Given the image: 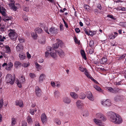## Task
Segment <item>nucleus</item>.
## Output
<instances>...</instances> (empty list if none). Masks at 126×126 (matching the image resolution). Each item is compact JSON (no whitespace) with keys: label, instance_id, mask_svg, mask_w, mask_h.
<instances>
[{"label":"nucleus","instance_id":"obj_1","mask_svg":"<svg viewBox=\"0 0 126 126\" xmlns=\"http://www.w3.org/2000/svg\"><path fill=\"white\" fill-rule=\"evenodd\" d=\"M107 114L110 122L117 125H119L122 123L123 119L119 114L112 111L108 112Z\"/></svg>","mask_w":126,"mask_h":126},{"label":"nucleus","instance_id":"obj_2","mask_svg":"<svg viewBox=\"0 0 126 126\" xmlns=\"http://www.w3.org/2000/svg\"><path fill=\"white\" fill-rule=\"evenodd\" d=\"M45 54V55H60L64 54V53L61 49L57 50H52L51 48L50 47L48 48L47 51L46 52Z\"/></svg>","mask_w":126,"mask_h":126},{"label":"nucleus","instance_id":"obj_3","mask_svg":"<svg viewBox=\"0 0 126 126\" xmlns=\"http://www.w3.org/2000/svg\"><path fill=\"white\" fill-rule=\"evenodd\" d=\"M8 36L12 40H15L18 36V34L14 30L10 29L8 30Z\"/></svg>","mask_w":126,"mask_h":126},{"label":"nucleus","instance_id":"obj_4","mask_svg":"<svg viewBox=\"0 0 126 126\" xmlns=\"http://www.w3.org/2000/svg\"><path fill=\"white\" fill-rule=\"evenodd\" d=\"M15 80V75L12 76L11 74H8L6 76V81L8 83H9L11 84H13L14 83Z\"/></svg>","mask_w":126,"mask_h":126},{"label":"nucleus","instance_id":"obj_5","mask_svg":"<svg viewBox=\"0 0 126 126\" xmlns=\"http://www.w3.org/2000/svg\"><path fill=\"white\" fill-rule=\"evenodd\" d=\"M25 77L23 76H21L19 77L18 79L16 81V83L18 86L19 88H21L22 87V85L25 82Z\"/></svg>","mask_w":126,"mask_h":126},{"label":"nucleus","instance_id":"obj_6","mask_svg":"<svg viewBox=\"0 0 126 126\" xmlns=\"http://www.w3.org/2000/svg\"><path fill=\"white\" fill-rule=\"evenodd\" d=\"M95 117L96 118L99 119L102 121H104L106 120V118L105 115L101 113H96Z\"/></svg>","mask_w":126,"mask_h":126},{"label":"nucleus","instance_id":"obj_7","mask_svg":"<svg viewBox=\"0 0 126 126\" xmlns=\"http://www.w3.org/2000/svg\"><path fill=\"white\" fill-rule=\"evenodd\" d=\"M9 2L11 3L9 4V6L10 8L13 10L16 11L17 8L15 5V2L14 0H7Z\"/></svg>","mask_w":126,"mask_h":126},{"label":"nucleus","instance_id":"obj_8","mask_svg":"<svg viewBox=\"0 0 126 126\" xmlns=\"http://www.w3.org/2000/svg\"><path fill=\"white\" fill-rule=\"evenodd\" d=\"M5 66H6V69L7 70H9L11 69L13 66V64L12 63L10 62L7 64L6 63H5L2 65L3 67Z\"/></svg>","mask_w":126,"mask_h":126},{"label":"nucleus","instance_id":"obj_9","mask_svg":"<svg viewBox=\"0 0 126 126\" xmlns=\"http://www.w3.org/2000/svg\"><path fill=\"white\" fill-rule=\"evenodd\" d=\"M57 42L55 44H53L52 46V48L55 50L58 48L59 47V45L60 44H61L62 43V41L59 39L56 40Z\"/></svg>","mask_w":126,"mask_h":126},{"label":"nucleus","instance_id":"obj_10","mask_svg":"<svg viewBox=\"0 0 126 126\" xmlns=\"http://www.w3.org/2000/svg\"><path fill=\"white\" fill-rule=\"evenodd\" d=\"M93 121L95 124L98 126H104V124L102 122V121L96 118H94L93 119Z\"/></svg>","mask_w":126,"mask_h":126},{"label":"nucleus","instance_id":"obj_11","mask_svg":"<svg viewBox=\"0 0 126 126\" xmlns=\"http://www.w3.org/2000/svg\"><path fill=\"white\" fill-rule=\"evenodd\" d=\"M58 30L54 27H51L49 29V34L50 35H53L57 33Z\"/></svg>","mask_w":126,"mask_h":126},{"label":"nucleus","instance_id":"obj_12","mask_svg":"<svg viewBox=\"0 0 126 126\" xmlns=\"http://www.w3.org/2000/svg\"><path fill=\"white\" fill-rule=\"evenodd\" d=\"M35 90V93L36 96L38 97L40 96L42 94V93L40 88L38 86L36 87Z\"/></svg>","mask_w":126,"mask_h":126},{"label":"nucleus","instance_id":"obj_13","mask_svg":"<svg viewBox=\"0 0 126 126\" xmlns=\"http://www.w3.org/2000/svg\"><path fill=\"white\" fill-rule=\"evenodd\" d=\"M76 105L78 109H81L83 106L84 104L81 101L79 100L76 102Z\"/></svg>","mask_w":126,"mask_h":126},{"label":"nucleus","instance_id":"obj_14","mask_svg":"<svg viewBox=\"0 0 126 126\" xmlns=\"http://www.w3.org/2000/svg\"><path fill=\"white\" fill-rule=\"evenodd\" d=\"M101 104L104 106H109L111 105L110 101L109 100H107L106 101L103 100L101 102Z\"/></svg>","mask_w":126,"mask_h":126},{"label":"nucleus","instance_id":"obj_15","mask_svg":"<svg viewBox=\"0 0 126 126\" xmlns=\"http://www.w3.org/2000/svg\"><path fill=\"white\" fill-rule=\"evenodd\" d=\"M87 97L90 101H93L94 98L92 95V93L90 91L87 92L86 94Z\"/></svg>","mask_w":126,"mask_h":126},{"label":"nucleus","instance_id":"obj_16","mask_svg":"<svg viewBox=\"0 0 126 126\" xmlns=\"http://www.w3.org/2000/svg\"><path fill=\"white\" fill-rule=\"evenodd\" d=\"M23 48L22 45L21 44H18L16 47V50L18 52H20L22 51Z\"/></svg>","mask_w":126,"mask_h":126},{"label":"nucleus","instance_id":"obj_17","mask_svg":"<svg viewBox=\"0 0 126 126\" xmlns=\"http://www.w3.org/2000/svg\"><path fill=\"white\" fill-rule=\"evenodd\" d=\"M15 104L16 105L19 106L20 107H23L24 106L23 101L21 100H16Z\"/></svg>","mask_w":126,"mask_h":126},{"label":"nucleus","instance_id":"obj_18","mask_svg":"<svg viewBox=\"0 0 126 126\" xmlns=\"http://www.w3.org/2000/svg\"><path fill=\"white\" fill-rule=\"evenodd\" d=\"M63 101L67 104H69L70 103L71 100L69 97H65L63 98Z\"/></svg>","mask_w":126,"mask_h":126},{"label":"nucleus","instance_id":"obj_19","mask_svg":"<svg viewBox=\"0 0 126 126\" xmlns=\"http://www.w3.org/2000/svg\"><path fill=\"white\" fill-rule=\"evenodd\" d=\"M41 118L42 121L43 123L45 122L47 119V117L45 114L44 113H43L42 114Z\"/></svg>","mask_w":126,"mask_h":126},{"label":"nucleus","instance_id":"obj_20","mask_svg":"<svg viewBox=\"0 0 126 126\" xmlns=\"http://www.w3.org/2000/svg\"><path fill=\"white\" fill-rule=\"evenodd\" d=\"M70 94L71 97L74 99H76L78 97V95L74 92H71Z\"/></svg>","mask_w":126,"mask_h":126},{"label":"nucleus","instance_id":"obj_21","mask_svg":"<svg viewBox=\"0 0 126 126\" xmlns=\"http://www.w3.org/2000/svg\"><path fill=\"white\" fill-rule=\"evenodd\" d=\"M6 10L5 8L0 6V13H1L2 15L4 16H6Z\"/></svg>","mask_w":126,"mask_h":126},{"label":"nucleus","instance_id":"obj_22","mask_svg":"<svg viewBox=\"0 0 126 126\" xmlns=\"http://www.w3.org/2000/svg\"><path fill=\"white\" fill-rule=\"evenodd\" d=\"M2 48L4 50V52L9 53L11 51L10 47L7 45L5 46V47H2Z\"/></svg>","mask_w":126,"mask_h":126},{"label":"nucleus","instance_id":"obj_23","mask_svg":"<svg viewBox=\"0 0 126 126\" xmlns=\"http://www.w3.org/2000/svg\"><path fill=\"white\" fill-rule=\"evenodd\" d=\"M54 94L55 97L56 98H58L60 96L59 92L57 89L55 90Z\"/></svg>","mask_w":126,"mask_h":126},{"label":"nucleus","instance_id":"obj_24","mask_svg":"<svg viewBox=\"0 0 126 126\" xmlns=\"http://www.w3.org/2000/svg\"><path fill=\"white\" fill-rule=\"evenodd\" d=\"M45 76L44 74H41L39 77V82H42L45 79Z\"/></svg>","mask_w":126,"mask_h":126},{"label":"nucleus","instance_id":"obj_25","mask_svg":"<svg viewBox=\"0 0 126 126\" xmlns=\"http://www.w3.org/2000/svg\"><path fill=\"white\" fill-rule=\"evenodd\" d=\"M40 26L41 27H44V30L48 34H49V32L48 30V27L47 26L45 25L44 24H41Z\"/></svg>","mask_w":126,"mask_h":126},{"label":"nucleus","instance_id":"obj_26","mask_svg":"<svg viewBox=\"0 0 126 126\" xmlns=\"http://www.w3.org/2000/svg\"><path fill=\"white\" fill-rule=\"evenodd\" d=\"M37 110V109L36 108L34 109L31 108L30 110V113L32 115L34 114V112H36Z\"/></svg>","mask_w":126,"mask_h":126},{"label":"nucleus","instance_id":"obj_27","mask_svg":"<svg viewBox=\"0 0 126 126\" xmlns=\"http://www.w3.org/2000/svg\"><path fill=\"white\" fill-rule=\"evenodd\" d=\"M35 64L38 71H39L42 69V66L39 64L37 62H35Z\"/></svg>","mask_w":126,"mask_h":126},{"label":"nucleus","instance_id":"obj_28","mask_svg":"<svg viewBox=\"0 0 126 126\" xmlns=\"http://www.w3.org/2000/svg\"><path fill=\"white\" fill-rule=\"evenodd\" d=\"M107 61V59L106 57H103L101 59L100 61V62L101 63L104 64L106 63Z\"/></svg>","mask_w":126,"mask_h":126},{"label":"nucleus","instance_id":"obj_29","mask_svg":"<svg viewBox=\"0 0 126 126\" xmlns=\"http://www.w3.org/2000/svg\"><path fill=\"white\" fill-rule=\"evenodd\" d=\"M93 87L94 88L98 91H100L101 92H103V90L101 89L100 87H99L96 85H93Z\"/></svg>","mask_w":126,"mask_h":126},{"label":"nucleus","instance_id":"obj_30","mask_svg":"<svg viewBox=\"0 0 126 126\" xmlns=\"http://www.w3.org/2000/svg\"><path fill=\"white\" fill-rule=\"evenodd\" d=\"M45 39L44 37H43V38H41L39 39V42L41 44H44L45 43Z\"/></svg>","mask_w":126,"mask_h":126},{"label":"nucleus","instance_id":"obj_31","mask_svg":"<svg viewBox=\"0 0 126 126\" xmlns=\"http://www.w3.org/2000/svg\"><path fill=\"white\" fill-rule=\"evenodd\" d=\"M86 95L83 93L82 92L80 94L79 98L81 99H83L86 97Z\"/></svg>","mask_w":126,"mask_h":126},{"label":"nucleus","instance_id":"obj_32","mask_svg":"<svg viewBox=\"0 0 126 126\" xmlns=\"http://www.w3.org/2000/svg\"><path fill=\"white\" fill-rule=\"evenodd\" d=\"M82 115L84 117H86L89 115V113L87 110H84L82 114Z\"/></svg>","mask_w":126,"mask_h":126},{"label":"nucleus","instance_id":"obj_33","mask_svg":"<svg viewBox=\"0 0 126 126\" xmlns=\"http://www.w3.org/2000/svg\"><path fill=\"white\" fill-rule=\"evenodd\" d=\"M16 123V119L14 118H12L11 119V126H14Z\"/></svg>","mask_w":126,"mask_h":126},{"label":"nucleus","instance_id":"obj_34","mask_svg":"<svg viewBox=\"0 0 126 126\" xmlns=\"http://www.w3.org/2000/svg\"><path fill=\"white\" fill-rule=\"evenodd\" d=\"M35 32L38 33H40L42 32L41 29L39 27L35 28Z\"/></svg>","mask_w":126,"mask_h":126},{"label":"nucleus","instance_id":"obj_35","mask_svg":"<svg viewBox=\"0 0 126 126\" xmlns=\"http://www.w3.org/2000/svg\"><path fill=\"white\" fill-rule=\"evenodd\" d=\"M84 8L86 11H89L90 10V6L86 4H85L84 6Z\"/></svg>","mask_w":126,"mask_h":126},{"label":"nucleus","instance_id":"obj_36","mask_svg":"<svg viewBox=\"0 0 126 126\" xmlns=\"http://www.w3.org/2000/svg\"><path fill=\"white\" fill-rule=\"evenodd\" d=\"M31 36L34 39H36L37 37V35L36 32H33L32 33Z\"/></svg>","mask_w":126,"mask_h":126},{"label":"nucleus","instance_id":"obj_37","mask_svg":"<svg viewBox=\"0 0 126 126\" xmlns=\"http://www.w3.org/2000/svg\"><path fill=\"white\" fill-rule=\"evenodd\" d=\"M27 121L28 123L29 124L31 123L32 122V120L30 116H28L27 118Z\"/></svg>","mask_w":126,"mask_h":126},{"label":"nucleus","instance_id":"obj_38","mask_svg":"<svg viewBox=\"0 0 126 126\" xmlns=\"http://www.w3.org/2000/svg\"><path fill=\"white\" fill-rule=\"evenodd\" d=\"M108 39H114L115 38V37H116V36L115 35H113L112 34H110L108 35Z\"/></svg>","mask_w":126,"mask_h":126},{"label":"nucleus","instance_id":"obj_39","mask_svg":"<svg viewBox=\"0 0 126 126\" xmlns=\"http://www.w3.org/2000/svg\"><path fill=\"white\" fill-rule=\"evenodd\" d=\"M74 39L76 43L78 45H79L80 44V42L79 40L78 39L76 36H75L74 37Z\"/></svg>","mask_w":126,"mask_h":126},{"label":"nucleus","instance_id":"obj_40","mask_svg":"<svg viewBox=\"0 0 126 126\" xmlns=\"http://www.w3.org/2000/svg\"><path fill=\"white\" fill-rule=\"evenodd\" d=\"M79 69L82 72H85L87 70L86 68L82 67L81 65L79 66Z\"/></svg>","mask_w":126,"mask_h":126},{"label":"nucleus","instance_id":"obj_41","mask_svg":"<svg viewBox=\"0 0 126 126\" xmlns=\"http://www.w3.org/2000/svg\"><path fill=\"white\" fill-rule=\"evenodd\" d=\"M89 45L92 48H93L94 47V42L92 40L90 41Z\"/></svg>","mask_w":126,"mask_h":126},{"label":"nucleus","instance_id":"obj_42","mask_svg":"<svg viewBox=\"0 0 126 126\" xmlns=\"http://www.w3.org/2000/svg\"><path fill=\"white\" fill-rule=\"evenodd\" d=\"M84 74L86 75V76L87 77L89 78L91 76V75L89 74L88 73L87 70H86L85 72H84Z\"/></svg>","mask_w":126,"mask_h":126},{"label":"nucleus","instance_id":"obj_43","mask_svg":"<svg viewBox=\"0 0 126 126\" xmlns=\"http://www.w3.org/2000/svg\"><path fill=\"white\" fill-rule=\"evenodd\" d=\"M95 34V31L92 32L90 31L89 32V35H90L91 36H93L94 34Z\"/></svg>","mask_w":126,"mask_h":126},{"label":"nucleus","instance_id":"obj_44","mask_svg":"<svg viewBox=\"0 0 126 126\" xmlns=\"http://www.w3.org/2000/svg\"><path fill=\"white\" fill-rule=\"evenodd\" d=\"M55 122L56 124L58 125H60L61 124V121L59 119H56L55 120Z\"/></svg>","mask_w":126,"mask_h":126},{"label":"nucleus","instance_id":"obj_45","mask_svg":"<svg viewBox=\"0 0 126 126\" xmlns=\"http://www.w3.org/2000/svg\"><path fill=\"white\" fill-rule=\"evenodd\" d=\"M56 86L57 88H59L61 86V83L59 81L56 82Z\"/></svg>","mask_w":126,"mask_h":126},{"label":"nucleus","instance_id":"obj_46","mask_svg":"<svg viewBox=\"0 0 126 126\" xmlns=\"http://www.w3.org/2000/svg\"><path fill=\"white\" fill-rule=\"evenodd\" d=\"M29 76L32 79H34L36 77L35 74L32 73H30L29 74Z\"/></svg>","mask_w":126,"mask_h":126},{"label":"nucleus","instance_id":"obj_47","mask_svg":"<svg viewBox=\"0 0 126 126\" xmlns=\"http://www.w3.org/2000/svg\"><path fill=\"white\" fill-rule=\"evenodd\" d=\"M21 64L20 62L18 61H16L15 62L14 65L16 67H17L18 66L20 65Z\"/></svg>","mask_w":126,"mask_h":126},{"label":"nucleus","instance_id":"obj_48","mask_svg":"<svg viewBox=\"0 0 126 126\" xmlns=\"http://www.w3.org/2000/svg\"><path fill=\"white\" fill-rule=\"evenodd\" d=\"M30 65V63H24L22 64V66L24 67H27Z\"/></svg>","mask_w":126,"mask_h":126},{"label":"nucleus","instance_id":"obj_49","mask_svg":"<svg viewBox=\"0 0 126 126\" xmlns=\"http://www.w3.org/2000/svg\"><path fill=\"white\" fill-rule=\"evenodd\" d=\"M120 97L119 96H117L115 97L114 99L116 101H118L120 100Z\"/></svg>","mask_w":126,"mask_h":126},{"label":"nucleus","instance_id":"obj_50","mask_svg":"<svg viewBox=\"0 0 126 126\" xmlns=\"http://www.w3.org/2000/svg\"><path fill=\"white\" fill-rule=\"evenodd\" d=\"M50 84L51 86L53 87H55L56 86V82L52 81L51 82Z\"/></svg>","mask_w":126,"mask_h":126},{"label":"nucleus","instance_id":"obj_51","mask_svg":"<svg viewBox=\"0 0 126 126\" xmlns=\"http://www.w3.org/2000/svg\"><path fill=\"white\" fill-rule=\"evenodd\" d=\"M107 89L109 91L111 92L112 93H113L114 92V90H113V89L111 87H108L107 88Z\"/></svg>","mask_w":126,"mask_h":126},{"label":"nucleus","instance_id":"obj_52","mask_svg":"<svg viewBox=\"0 0 126 126\" xmlns=\"http://www.w3.org/2000/svg\"><path fill=\"white\" fill-rule=\"evenodd\" d=\"M23 10L26 12H28L29 11V9L28 7L25 6L23 8Z\"/></svg>","mask_w":126,"mask_h":126},{"label":"nucleus","instance_id":"obj_53","mask_svg":"<svg viewBox=\"0 0 126 126\" xmlns=\"http://www.w3.org/2000/svg\"><path fill=\"white\" fill-rule=\"evenodd\" d=\"M23 18L24 20L26 21H27L28 19L27 16L25 15L23 16Z\"/></svg>","mask_w":126,"mask_h":126},{"label":"nucleus","instance_id":"obj_54","mask_svg":"<svg viewBox=\"0 0 126 126\" xmlns=\"http://www.w3.org/2000/svg\"><path fill=\"white\" fill-rule=\"evenodd\" d=\"M3 104V101L2 99L0 100V109L2 107Z\"/></svg>","mask_w":126,"mask_h":126},{"label":"nucleus","instance_id":"obj_55","mask_svg":"<svg viewBox=\"0 0 126 126\" xmlns=\"http://www.w3.org/2000/svg\"><path fill=\"white\" fill-rule=\"evenodd\" d=\"M22 126H27V122L25 121H22Z\"/></svg>","mask_w":126,"mask_h":126},{"label":"nucleus","instance_id":"obj_56","mask_svg":"<svg viewBox=\"0 0 126 126\" xmlns=\"http://www.w3.org/2000/svg\"><path fill=\"white\" fill-rule=\"evenodd\" d=\"M19 57L21 60H22L25 58V56H19Z\"/></svg>","mask_w":126,"mask_h":126},{"label":"nucleus","instance_id":"obj_57","mask_svg":"<svg viewBox=\"0 0 126 126\" xmlns=\"http://www.w3.org/2000/svg\"><path fill=\"white\" fill-rule=\"evenodd\" d=\"M19 42L21 43H23L25 41V40L24 39L20 38L19 39Z\"/></svg>","mask_w":126,"mask_h":126},{"label":"nucleus","instance_id":"obj_58","mask_svg":"<svg viewBox=\"0 0 126 126\" xmlns=\"http://www.w3.org/2000/svg\"><path fill=\"white\" fill-rule=\"evenodd\" d=\"M93 52L94 51L93 49H90L89 51V54H92Z\"/></svg>","mask_w":126,"mask_h":126},{"label":"nucleus","instance_id":"obj_59","mask_svg":"<svg viewBox=\"0 0 126 126\" xmlns=\"http://www.w3.org/2000/svg\"><path fill=\"white\" fill-rule=\"evenodd\" d=\"M80 53L81 55H85V52L83 50H81L80 51Z\"/></svg>","mask_w":126,"mask_h":126},{"label":"nucleus","instance_id":"obj_60","mask_svg":"<svg viewBox=\"0 0 126 126\" xmlns=\"http://www.w3.org/2000/svg\"><path fill=\"white\" fill-rule=\"evenodd\" d=\"M6 39L5 37L4 36H3L0 39V41L1 42H3L4 41V39Z\"/></svg>","mask_w":126,"mask_h":126},{"label":"nucleus","instance_id":"obj_61","mask_svg":"<svg viewBox=\"0 0 126 126\" xmlns=\"http://www.w3.org/2000/svg\"><path fill=\"white\" fill-rule=\"evenodd\" d=\"M75 30L76 32L77 33L79 32L80 31L79 29L78 28H76L75 29Z\"/></svg>","mask_w":126,"mask_h":126},{"label":"nucleus","instance_id":"obj_62","mask_svg":"<svg viewBox=\"0 0 126 126\" xmlns=\"http://www.w3.org/2000/svg\"><path fill=\"white\" fill-rule=\"evenodd\" d=\"M4 29L5 27L4 26H2L0 28V30L2 32L4 30Z\"/></svg>","mask_w":126,"mask_h":126},{"label":"nucleus","instance_id":"obj_63","mask_svg":"<svg viewBox=\"0 0 126 126\" xmlns=\"http://www.w3.org/2000/svg\"><path fill=\"white\" fill-rule=\"evenodd\" d=\"M55 60L58 59L57 56H51Z\"/></svg>","mask_w":126,"mask_h":126},{"label":"nucleus","instance_id":"obj_64","mask_svg":"<svg viewBox=\"0 0 126 126\" xmlns=\"http://www.w3.org/2000/svg\"><path fill=\"white\" fill-rule=\"evenodd\" d=\"M115 84L116 85H121V81H120L118 82H115Z\"/></svg>","mask_w":126,"mask_h":126}]
</instances>
